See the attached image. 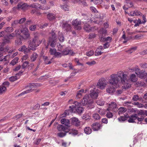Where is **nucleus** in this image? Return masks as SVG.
<instances>
[{"label": "nucleus", "mask_w": 147, "mask_h": 147, "mask_svg": "<svg viewBox=\"0 0 147 147\" xmlns=\"http://www.w3.org/2000/svg\"><path fill=\"white\" fill-rule=\"evenodd\" d=\"M42 41L45 42V41L44 39L41 40H39L38 34L35 33L34 34V37L32 41L29 43V46L30 48V49L35 50L36 48L39 45Z\"/></svg>", "instance_id": "1"}, {"label": "nucleus", "mask_w": 147, "mask_h": 147, "mask_svg": "<svg viewBox=\"0 0 147 147\" xmlns=\"http://www.w3.org/2000/svg\"><path fill=\"white\" fill-rule=\"evenodd\" d=\"M82 104L83 106L86 105L88 109H92L94 107L93 100L88 95H85L83 97Z\"/></svg>", "instance_id": "2"}, {"label": "nucleus", "mask_w": 147, "mask_h": 147, "mask_svg": "<svg viewBox=\"0 0 147 147\" xmlns=\"http://www.w3.org/2000/svg\"><path fill=\"white\" fill-rule=\"evenodd\" d=\"M109 82L110 84L113 85L116 88H117L119 86L120 80L117 74H114L110 76Z\"/></svg>", "instance_id": "3"}, {"label": "nucleus", "mask_w": 147, "mask_h": 147, "mask_svg": "<svg viewBox=\"0 0 147 147\" xmlns=\"http://www.w3.org/2000/svg\"><path fill=\"white\" fill-rule=\"evenodd\" d=\"M117 74L118 77L120 78V80L122 84H124L126 81H127V75L125 74L123 71H120L118 72Z\"/></svg>", "instance_id": "4"}, {"label": "nucleus", "mask_w": 147, "mask_h": 147, "mask_svg": "<svg viewBox=\"0 0 147 147\" xmlns=\"http://www.w3.org/2000/svg\"><path fill=\"white\" fill-rule=\"evenodd\" d=\"M107 82L105 78H102L99 79V82L97 84V85L100 89H103L107 85Z\"/></svg>", "instance_id": "5"}, {"label": "nucleus", "mask_w": 147, "mask_h": 147, "mask_svg": "<svg viewBox=\"0 0 147 147\" xmlns=\"http://www.w3.org/2000/svg\"><path fill=\"white\" fill-rule=\"evenodd\" d=\"M81 24V21L78 19H76L72 21V24L74 28L76 30H80L81 29V27L80 26Z\"/></svg>", "instance_id": "6"}, {"label": "nucleus", "mask_w": 147, "mask_h": 147, "mask_svg": "<svg viewBox=\"0 0 147 147\" xmlns=\"http://www.w3.org/2000/svg\"><path fill=\"white\" fill-rule=\"evenodd\" d=\"M21 32L23 35V38L24 39H27L30 37V34L27 28L25 27L22 28L21 30Z\"/></svg>", "instance_id": "7"}, {"label": "nucleus", "mask_w": 147, "mask_h": 147, "mask_svg": "<svg viewBox=\"0 0 147 147\" xmlns=\"http://www.w3.org/2000/svg\"><path fill=\"white\" fill-rule=\"evenodd\" d=\"M102 124L98 122H95L91 125L92 128L94 131H98L101 129L102 127Z\"/></svg>", "instance_id": "8"}, {"label": "nucleus", "mask_w": 147, "mask_h": 147, "mask_svg": "<svg viewBox=\"0 0 147 147\" xmlns=\"http://www.w3.org/2000/svg\"><path fill=\"white\" fill-rule=\"evenodd\" d=\"M90 96L92 98H96L98 95V90L94 88L91 89L90 91Z\"/></svg>", "instance_id": "9"}, {"label": "nucleus", "mask_w": 147, "mask_h": 147, "mask_svg": "<svg viewBox=\"0 0 147 147\" xmlns=\"http://www.w3.org/2000/svg\"><path fill=\"white\" fill-rule=\"evenodd\" d=\"M36 86V85L35 84H31V85H30L29 86H27V87H28V88L26 90L24 91L21 93L19 95V96H22V95H24V94H27L28 93L32 91L33 90H34V89H33V87H34L35 86Z\"/></svg>", "instance_id": "10"}, {"label": "nucleus", "mask_w": 147, "mask_h": 147, "mask_svg": "<svg viewBox=\"0 0 147 147\" xmlns=\"http://www.w3.org/2000/svg\"><path fill=\"white\" fill-rule=\"evenodd\" d=\"M109 109L110 110L115 112L117 111L118 110L116 104L113 102H111L110 104H109Z\"/></svg>", "instance_id": "11"}, {"label": "nucleus", "mask_w": 147, "mask_h": 147, "mask_svg": "<svg viewBox=\"0 0 147 147\" xmlns=\"http://www.w3.org/2000/svg\"><path fill=\"white\" fill-rule=\"evenodd\" d=\"M81 104L77 101L75 102L74 105L69 107V110L72 112L74 111L76 109L80 107Z\"/></svg>", "instance_id": "12"}, {"label": "nucleus", "mask_w": 147, "mask_h": 147, "mask_svg": "<svg viewBox=\"0 0 147 147\" xmlns=\"http://www.w3.org/2000/svg\"><path fill=\"white\" fill-rule=\"evenodd\" d=\"M28 7V5L27 3H20L18 4L17 7H14L13 8L21 9L23 11H25L27 9Z\"/></svg>", "instance_id": "13"}, {"label": "nucleus", "mask_w": 147, "mask_h": 147, "mask_svg": "<svg viewBox=\"0 0 147 147\" xmlns=\"http://www.w3.org/2000/svg\"><path fill=\"white\" fill-rule=\"evenodd\" d=\"M62 26L63 28L65 29L67 31H69L71 30V27L70 24L68 23L67 22L63 23Z\"/></svg>", "instance_id": "14"}, {"label": "nucleus", "mask_w": 147, "mask_h": 147, "mask_svg": "<svg viewBox=\"0 0 147 147\" xmlns=\"http://www.w3.org/2000/svg\"><path fill=\"white\" fill-rule=\"evenodd\" d=\"M72 123L76 126L80 125V123L78 119L76 117H73L71 119Z\"/></svg>", "instance_id": "15"}, {"label": "nucleus", "mask_w": 147, "mask_h": 147, "mask_svg": "<svg viewBox=\"0 0 147 147\" xmlns=\"http://www.w3.org/2000/svg\"><path fill=\"white\" fill-rule=\"evenodd\" d=\"M57 129L59 131H63L65 133L68 132L69 131V129L67 127L62 125H59L57 127Z\"/></svg>", "instance_id": "16"}, {"label": "nucleus", "mask_w": 147, "mask_h": 147, "mask_svg": "<svg viewBox=\"0 0 147 147\" xmlns=\"http://www.w3.org/2000/svg\"><path fill=\"white\" fill-rule=\"evenodd\" d=\"M137 114L134 113L131 115L129 116V119L128 120V121L129 123H134L135 122V120L136 119Z\"/></svg>", "instance_id": "17"}, {"label": "nucleus", "mask_w": 147, "mask_h": 147, "mask_svg": "<svg viewBox=\"0 0 147 147\" xmlns=\"http://www.w3.org/2000/svg\"><path fill=\"white\" fill-rule=\"evenodd\" d=\"M104 49L102 46H100L98 47L96 50L95 55V56H98L100 55L102 53V52H101V51Z\"/></svg>", "instance_id": "18"}, {"label": "nucleus", "mask_w": 147, "mask_h": 147, "mask_svg": "<svg viewBox=\"0 0 147 147\" xmlns=\"http://www.w3.org/2000/svg\"><path fill=\"white\" fill-rule=\"evenodd\" d=\"M107 93L112 94L115 91V88L113 86H108L106 89Z\"/></svg>", "instance_id": "19"}, {"label": "nucleus", "mask_w": 147, "mask_h": 147, "mask_svg": "<svg viewBox=\"0 0 147 147\" xmlns=\"http://www.w3.org/2000/svg\"><path fill=\"white\" fill-rule=\"evenodd\" d=\"M19 50L20 51H24L25 53H27L30 51L29 49L26 48L25 45H24L20 48L19 49Z\"/></svg>", "instance_id": "20"}, {"label": "nucleus", "mask_w": 147, "mask_h": 147, "mask_svg": "<svg viewBox=\"0 0 147 147\" xmlns=\"http://www.w3.org/2000/svg\"><path fill=\"white\" fill-rule=\"evenodd\" d=\"M10 42V40L8 37L7 36H4L3 38V41L1 44V46H3L6 43H9Z\"/></svg>", "instance_id": "21"}, {"label": "nucleus", "mask_w": 147, "mask_h": 147, "mask_svg": "<svg viewBox=\"0 0 147 147\" xmlns=\"http://www.w3.org/2000/svg\"><path fill=\"white\" fill-rule=\"evenodd\" d=\"M84 29L87 32H89L92 30V28L90 25L87 23H86L84 27Z\"/></svg>", "instance_id": "22"}, {"label": "nucleus", "mask_w": 147, "mask_h": 147, "mask_svg": "<svg viewBox=\"0 0 147 147\" xmlns=\"http://www.w3.org/2000/svg\"><path fill=\"white\" fill-rule=\"evenodd\" d=\"M61 123L64 124L66 126H69L70 123L69 120L65 118L62 119L61 120Z\"/></svg>", "instance_id": "23"}, {"label": "nucleus", "mask_w": 147, "mask_h": 147, "mask_svg": "<svg viewBox=\"0 0 147 147\" xmlns=\"http://www.w3.org/2000/svg\"><path fill=\"white\" fill-rule=\"evenodd\" d=\"M129 117L128 115H124V116H121L118 118V119L119 121H124L127 119Z\"/></svg>", "instance_id": "24"}, {"label": "nucleus", "mask_w": 147, "mask_h": 147, "mask_svg": "<svg viewBox=\"0 0 147 147\" xmlns=\"http://www.w3.org/2000/svg\"><path fill=\"white\" fill-rule=\"evenodd\" d=\"M55 14L52 13H50L47 15V18L50 20H52L55 19Z\"/></svg>", "instance_id": "25"}, {"label": "nucleus", "mask_w": 147, "mask_h": 147, "mask_svg": "<svg viewBox=\"0 0 147 147\" xmlns=\"http://www.w3.org/2000/svg\"><path fill=\"white\" fill-rule=\"evenodd\" d=\"M56 40L52 39L51 38H49V43H50V46L52 47H54L56 44Z\"/></svg>", "instance_id": "26"}, {"label": "nucleus", "mask_w": 147, "mask_h": 147, "mask_svg": "<svg viewBox=\"0 0 147 147\" xmlns=\"http://www.w3.org/2000/svg\"><path fill=\"white\" fill-rule=\"evenodd\" d=\"M69 47H67L65 49L61 51L63 55H68L69 53Z\"/></svg>", "instance_id": "27"}, {"label": "nucleus", "mask_w": 147, "mask_h": 147, "mask_svg": "<svg viewBox=\"0 0 147 147\" xmlns=\"http://www.w3.org/2000/svg\"><path fill=\"white\" fill-rule=\"evenodd\" d=\"M135 71L136 74L139 77L140 75L144 72V71L141 70L138 68L136 67V68L135 69Z\"/></svg>", "instance_id": "28"}, {"label": "nucleus", "mask_w": 147, "mask_h": 147, "mask_svg": "<svg viewBox=\"0 0 147 147\" xmlns=\"http://www.w3.org/2000/svg\"><path fill=\"white\" fill-rule=\"evenodd\" d=\"M139 78L142 79H145L147 83V73H145L144 71V72L140 75Z\"/></svg>", "instance_id": "29"}, {"label": "nucleus", "mask_w": 147, "mask_h": 147, "mask_svg": "<svg viewBox=\"0 0 147 147\" xmlns=\"http://www.w3.org/2000/svg\"><path fill=\"white\" fill-rule=\"evenodd\" d=\"M43 58L45 64L46 65L49 64L51 63V61H49L48 58L47 56H43Z\"/></svg>", "instance_id": "30"}, {"label": "nucleus", "mask_w": 147, "mask_h": 147, "mask_svg": "<svg viewBox=\"0 0 147 147\" xmlns=\"http://www.w3.org/2000/svg\"><path fill=\"white\" fill-rule=\"evenodd\" d=\"M85 133L87 134H90L92 132V130L91 128L90 127H86L84 130Z\"/></svg>", "instance_id": "31"}, {"label": "nucleus", "mask_w": 147, "mask_h": 147, "mask_svg": "<svg viewBox=\"0 0 147 147\" xmlns=\"http://www.w3.org/2000/svg\"><path fill=\"white\" fill-rule=\"evenodd\" d=\"M126 108L124 107H120L119 109L118 114L120 115L121 114L123 113L126 111Z\"/></svg>", "instance_id": "32"}, {"label": "nucleus", "mask_w": 147, "mask_h": 147, "mask_svg": "<svg viewBox=\"0 0 147 147\" xmlns=\"http://www.w3.org/2000/svg\"><path fill=\"white\" fill-rule=\"evenodd\" d=\"M59 36L58 38L60 42H63L64 40V37L61 32L59 31L58 32Z\"/></svg>", "instance_id": "33"}, {"label": "nucleus", "mask_w": 147, "mask_h": 147, "mask_svg": "<svg viewBox=\"0 0 147 147\" xmlns=\"http://www.w3.org/2000/svg\"><path fill=\"white\" fill-rule=\"evenodd\" d=\"M38 57V55L36 53H34L31 55V61L32 62L35 61Z\"/></svg>", "instance_id": "34"}, {"label": "nucleus", "mask_w": 147, "mask_h": 147, "mask_svg": "<svg viewBox=\"0 0 147 147\" xmlns=\"http://www.w3.org/2000/svg\"><path fill=\"white\" fill-rule=\"evenodd\" d=\"M22 38H23V36H20L19 38H17L15 41V43L17 45H20L22 43Z\"/></svg>", "instance_id": "35"}, {"label": "nucleus", "mask_w": 147, "mask_h": 147, "mask_svg": "<svg viewBox=\"0 0 147 147\" xmlns=\"http://www.w3.org/2000/svg\"><path fill=\"white\" fill-rule=\"evenodd\" d=\"M137 47H134L130 48L129 49L127 50H126L125 52L127 53H128L130 54H131L133 52L137 49Z\"/></svg>", "instance_id": "36"}, {"label": "nucleus", "mask_w": 147, "mask_h": 147, "mask_svg": "<svg viewBox=\"0 0 147 147\" xmlns=\"http://www.w3.org/2000/svg\"><path fill=\"white\" fill-rule=\"evenodd\" d=\"M142 99V98H139L138 95L136 94L133 96L132 99L134 101H136L138 100H140Z\"/></svg>", "instance_id": "37"}, {"label": "nucleus", "mask_w": 147, "mask_h": 147, "mask_svg": "<svg viewBox=\"0 0 147 147\" xmlns=\"http://www.w3.org/2000/svg\"><path fill=\"white\" fill-rule=\"evenodd\" d=\"M50 33L51 34V37H50L52 38V39L56 40L57 39L56 35L55 33V30H52Z\"/></svg>", "instance_id": "38"}, {"label": "nucleus", "mask_w": 147, "mask_h": 147, "mask_svg": "<svg viewBox=\"0 0 147 147\" xmlns=\"http://www.w3.org/2000/svg\"><path fill=\"white\" fill-rule=\"evenodd\" d=\"M142 15V13L140 11L137 10H135L134 11V13L131 15V16H140Z\"/></svg>", "instance_id": "39"}, {"label": "nucleus", "mask_w": 147, "mask_h": 147, "mask_svg": "<svg viewBox=\"0 0 147 147\" xmlns=\"http://www.w3.org/2000/svg\"><path fill=\"white\" fill-rule=\"evenodd\" d=\"M84 90H81L79 91L77 93L76 98H81L82 96V93L84 92Z\"/></svg>", "instance_id": "40"}, {"label": "nucleus", "mask_w": 147, "mask_h": 147, "mask_svg": "<svg viewBox=\"0 0 147 147\" xmlns=\"http://www.w3.org/2000/svg\"><path fill=\"white\" fill-rule=\"evenodd\" d=\"M6 90V88L5 86L2 85L0 86V94H3L5 92Z\"/></svg>", "instance_id": "41"}, {"label": "nucleus", "mask_w": 147, "mask_h": 147, "mask_svg": "<svg viewBox=\"0 0 147 147\" xmlns=\"http://www.w3.org/2000/svg\"><path fill=\"white\" fill-rule=\"evenodd\" d=\"M18 59H19L18 57H15L14 59L11 61L10 64L12 65H14L18 63Z\"/></svg>", "instance_id": "42"}, {"label": "nucleus", "mask_w": 147, "mask_h": 147, "mask_svg": "<svg viewBox=\"0 0 147 147\" xmlns=\"http://www.w3.org/2000/svg\"><path fill=\"white\" fill-rule=\"evenodd\" d=\"M13 30V28L12 27H7L4 30L5 32L11 33Z\"/></svg>", "instance_id": "43"}, {"label": "nucleus", "mask_w": 147, "mask_h": 147, "mask_svg": "<svg viewBox=\"0 0 147 147\" xmlns=\"http://www.w3.org/2000/svg\"><path fill=\"white\" fill-rule=\"evenodd\" d=\"M130 78L131 80L134 82H136L137 80L136 76L134 74H131L130 76Z\"/></svg>", "instance_id": "44"}, {"label": "nucleus", "mask_w": 147, "mask_h": 147, "mask_svg": "<svg viewBox=\"0 0 147 147\" xmlns=\"http://www.w3.org/2000/svg\"><path fill=\"white\" fill-rule=\"evenodd\" d=\"M92 117L95 120H98L100 119V117L99 115L97 113H95L93 115Z\"/></svg>", "instance_id": "45"}, {"label": "nucleus", "mask_w": 147, "mask_h": 147, "mask_svg": "<svg viewBox=\"0 0 147 147\" xmlns=\"http://www.w3.org/2000/svg\"><path fill=\"white\" fill-rule=\"evenodd\" d=\"M61 7L62 9L65 11H67L69 10V7L66 4L61 5Z\"/></svg>", "instance_id": "46"}, {"label": "nucleus", "mask_w": 147, "mask_h": 147, "mask_svg": "<svg viewBox=\"0 0 147 147\" xmlns=\"http://www.w3.org/2000/svg\"><path fill=\"white\" fill-rule=\"evenodd\" d=\"M137 119L138 122V123L139 124H142V121L144 120V117H139L137 116V114L136 119Z\"/></svg>", "instance_id": "47"}, {"label": "nucleus", "mask_w": 147, "mask_h": 147, "mask_svg": "<svg viewBox=\"0 0 147 147\" xmlns=\"http://www.w3.org/2000/svg\"><path fill=\"white\" fill-rule=\"evenodd\" d=\"M98 14L99 15V16H98V17H96V18L99 20V21L98 22V20H97L96 21H94L93 22H95L96 23L98 24L99 23H100V22H101V21L102 20V18L100 16H99L100 14L99 13H97V15H98Z\"/></svg>", "instance_id": "48"}, {"label": "nucleus", "mask_w": 147, "mask_h": 147, "mask_svg": "<svg viewBox=\"0 0 147 147\" xmlns=\"http://www.w3.org/2000/svg\"><path fill=\"white\" fill-rule=\"evenodd\" d=\"M29 62L28 61H26L23 62L22 65V68L24 69L26 68L29 64Z\"/></svg>", "instance_id": "49"}, {"label": "nucleus", "mask_w": 147, "mask_h": 147, "mask_svg": "<svg viewBox=\"0 0 147 147\" xmlns=\"http://www.w3.org/2000/svg\"><path fill=\"white\" fill-rule=\"evenodd\" d=\"M56 51V50L55 49L51 48L49 50V52L51 55H55Z\"/></svg>", "instance_id": "50"}, {"label": "nucleus", "mask_w": 147, "mask_h": 147, "mask_svg": "<svg viewBox=\"0 0 147 147\" xmlns=\"http://www.w3.org/2000/svg\"><path fill=\"white\" fill-rule=\"evenodd\" d=\"M30 30V31H33L35 30L36 29V26L35 25H31L29 27Z\"/></svg>", "instance_id": "51"}, {"label": "nucleus", "mask_w": 147, "mask_h": 147, "mask_svg": "<svg viewBox=\"0 0 147 147\" xmlns=\"http://www.w3.org/2000/svg\"><path fill=\"white\" fill-rule=\"evenodd\" d=\"M82 118L83 119H84L85 120H89L90 119V116L87 114L84 115Z\"/></svg>", "instance_id": "52"}, {"label": "nucleus", "mask_w": 147, "mask_h": 147, "mask_svg": "<svg viewBox=\"0 0 147 147\" xmlns=\"http://www.w3.org/2000/svg\"><path fill=\"white\" fill-rule=\"evenodd\" d=\"M19 24L18 20H15L11 24V26L13 27H15L16 26Z\"/></svg>", "instance_id": "53"}, {"label": "nucleus", "mask_w": 147, "mask_h": 147, "mask_svg": "<svg viewBox=\"0 0 147 147\" xmlns=\"http://www.w3.org/2000/svg\"><path fill=\"white\" fill-rule=\"evenodd\" d=\"M67 133L60 132L57 134V135L60 138H62L65 136L66 135Z\"/></svg>", "instance_id": "54"}, {"label": "nucleus", "mask_w": 147, "mask_h": 147, "mask_svg": "<svg viewBox=\"0 0 147 147\" xmlns=\"http://www.w3.org/2000/svg\"><path fill=\"white\" fill-rule=\"evenodd\" d=\"M54 55L56 57L59 58L61 57L63 55L62 52L61 53L59 52H57L56 51V53Z\"/></svg>", "instance_id": "55"}, {"label": "nucleus", "mask_w": 147, "mask_h": 147, "mask_svg": "<svg viewBox=\"0 0 147 147\" xmlns=\"http://www.w3.org/2000/svg\"><path fill=\"white\" fill-rule=\"evenodd\" d=\"M72 131L71 133L69 132V134H71L73 136H75L78 134V131L75 129H72Z\"/></svg>", "instance_id": "56"}, {"label": "nucleus", "mask_w": 147, "mask_h": 147, "mask_svg": "<svg viewBox=\"0 0 147 147\" xmlns=\"http://www.w3.org/2000/svg\"><path fill=\"white\" fill-rule=\"evenodd\" d=\"M86 63L87 65L91 66L95 64H96V62L94 61H91L87 62Z\"/></svg>", "instance_id": "57"}, {"label": "nucleus", "mask_w": 147, "mask_h": 147, "mask_svg": "<svg viewBox=\"0 0 147 147\" xmlns=\"http://www.w3.org/2000/svg\"><path fill=\"white\" fill-rule=\"evenodd\" d=\"M127 82L126 81L124 84H123L124 85V86L125 89L129 88L131 87V85L127 83Z\"/></svg>", "instance_id": "58"}, {"label": "nucleus", "mask_w": 147, "mask_h": 147, "mask_svg": "<svg viewBox=\"0 0 147 147\" xmlns=\"http://www.w3.org/2000/svg\"><path fill=\"white\" fill-rule=\"evenodd\" d=\"M17 80V77L16 76H13L10 77L9 78V80L11 82H13Z\"/></svg>", "instance_id": "59"}, {"label": "nucleus", "mask_w": 147, "mask_h": 147, "mask_svg": "<svg viewBox=\"0 0 147 147\" xmlns=\"http://www.w3.org/2000/svg\"><path fill=\"white\" fill-rule=\"evenodd\" d=\"M106 116L107 118H112L113 116V115L112 113L109 112L106 114Z\"/></svg>", "instance_id": "60"}, {"label": "nucleus", "mask_w": 147, "mask_h": 147, "mask_svg": "<svg viewBox=\"0 0 147 147\" xmlns=\"http://www.w3.org/2000/svg\"><path fill=\"white\" fill-rule=\"evenodd\" d=\"M94 54V52L93 50H91L86 53V55L88 56H91Z\"/></svg>", "instance_id": "61"}, {"label": "nucleus", "mask_w": 147, "mask_h": 147, "mask_svg": "<svg viewBox=\"0 0 147 147\" xmlns=\"http://www.w3.org/2000/svg\"><path fill=\"white\" fill-rule=\"evenodd\" d=\"M140 65L141 67L144 68H147V63H141L140 64Z\"/></svg>", "instance_id": "62"}, {"label": "nucleus", "mask_w": 147, "mask_h": 147, "mask_svg": "<svg viewBox=\"0 0 147 147\" xmlns=\"http://www.w3.org/2000/svg\"><path fill=\"white\" fill-rule=\"evenodd\" d=\"M15 36L16 34L15 33H12L9 34L7 36L10 40L11 39H12Z\"/></svg>", "instance_id": "63"}, {"label": "nucleus", "mask_w": 147, "mask_h": 147, "mask_svg": "<svg viewBox=\"0 0 147 147\" xmlns=\"http://www.w3.org/2000/svg\"><path fill=\"white\" fill-rule=\"evenodd\" d=\"M26 20V19L25 18H22L18 20L19 24H21L24 22Z\"/></svg>", "instance_id": "64"}]
</instances>
